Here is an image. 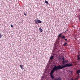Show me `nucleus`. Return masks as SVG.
<instances>
[{"mask_svg":"<svg viewBox=\"0 0 80 80\" xmlns=\"http://www.w3.org/2000/svg\"><path fill=\"white\" fill-rule=\"evenodd\" d=\"M72 66H73V64L71 63H67L62 66L60 65L58 66L55 65L52 68V70L55 72V71H57L58 70H61L65 68V67H72Z\"/></svg>","mask_w":80,"mask_h":80,"instance_id":"obj_1","label":"nucleus"},{"mask_svg":"<svg viewBox=\"0 0 80 80\" xmlns=\"http://www.w3.org/2000/svg\"><path fill=\"white\" fill-rule=\"evenodd\" d=\"M55 72V71L52 69V70L51 71L50 73V76L51 77V78L52 79V80H54L55 78L54 77V75H53V73Z\"/></svg>","mask_w":80,"mask_h":80,"instance_id":"obj_2","label":"nucleus"},{"mask_svg":"<svg viewBox=\"0 0 80 80\" xmlns=\"http://www.w3.org/2000/svg\"><path fill=\"white\" fill-rule=\"evenodd\" d=\"M62 63L63 65H65L66 63L68 62V61L67 60H66L65 61V58L64 57H62Z\"/></svg>","mask_w":80,"mask_h":80,"instance_id":"obj_3","label":"nucleus"},{"mask_svg":"<svg viewBox=\"0 0 80 80\" xmlns=\"http://www.w3.org/2000/svg\"><path fill=\"white\" fill-rule=\"evenodd\" d=\"M62 34H63V33H59L58 35V40H60V38L61 37H62Z\"/></svg>","mask_w":80,"mask_h":80,"instance_id":"obj_4","label":"nucleus"},{"mask_svg":"<svg viewBox=\"0 0 80 80\" xmlns=\"http://www.w3.org/2000/svg\"><path fill=\"white\" fill-rule=\"evenodd\" d=\"M61 39H64L66 42H68L67 39H65V35H62L61 38Z\"/></svg>","mask_w":80,"mask_h":80,"instance_id":"obj_5","label":"nucleus"},{"mask_svg":"<svg viewBox=\"0 0 80 80\" xmlns=\"http://www.w3.org/2000/svg\"><path fill=\"white\" fill-rule=\"evenodd\" d=\"M67 45H68V44H67V43H66V42H65V43L63 44V45L64 47H67Z\"/></svg>","mask_w":80,"mask_h":80,"instance_id":"obj_6","label":"nucleus"},{"mask_svg":"<svg viewBox=\"0 0 80 80\" xmlns=\"http://www.w3.org/2000/svg\"><path fill=\"white\" fill-rule=\"evenodd\" d=\"M38 22L39 23H42V21H40V20L38 19Z\"/></svg>","mask_w":80,"mask_h":80,"instance_id":"obj_7","label":"nucleus"},{"mask_svg":"<svg viewBox=\"0 0 80 80\" xmlns=\"http://www.w3.org/2000/svg\"><path fill=\"white\" fill-rule=\"evenodd\" d=\"M77 59L78 60H80V58L79 55H78L77 56Z\"/></svg>","mask_w":80,"mask_h":80,"instance_id":"obj_8","label":"nucleus"},{"mask_svg":"<svg viewBox=\"0 0 80 80\" xmlns=\"http://www.w3.org/2000/svg\"><path fill=\"white\" fill-rule=\"evenodd\" d=\"M55 80H62V79L60 78H58L57 79H55Z\"/></svg>","mask_w":80,"mask_h":80,"instance_id":"obj_9","label":"nucleus"},{"mask_svg":"<svg viewBox=\"0 0 80 80\" xmlns=\"http://www.w3.org/2000/svg\"><path fill=\"white\" fill-rule=\"evenodd\" d=\"M20 68H21V69H23V65H20Z\"/></svg>","mask_w":80,"mask_h":80,"instance_id":"obj_10","label":"nucleus"},{"mask_svg":"<svg viewBox=\"0 0 80 80\" xmlns=\"http://www.w3.org/2000/svg\"><path fill=\"white\" fill-rule=\"evenodd\" d=\"M39 30L41 32H43V30L41 28H39Z\"/></svg>","mask_w":80,"mask_h":80,"instance_id":"obj_11","label":"nucleus"},{"mask_svg":"<svg viewBox=\"0 0 80 80\" xmlns=\"http://www.w3.org/2000/svg\"><path fill=\"white\" fill-rule=\"evenodd\" d=\"M35 23H36V24H38V21L37 20H36L35 21Z\"/></svg>","mask_w":80,"mask_h":80,"instance_id":"obj_12","label":"nucleus"},{"mask_svg":"<svg viewBox=\"0 0 80 80\" xmlns=\"http://www.w3.org/2000/svg\"><path fill=\"white\" fill-rule=\"evenodd\" d=\"M53 58V56H52L50 57V60H52Z\"/></svg>","mask_w":80,"mask_h":80,"instance_id":"obj_13","label":"nucleus"},{"mask_svg":"<svg viewBox=\"0 0 80 80\" xmlns=\"http://www.w3.org/2000/svg\"><path fill=\"white\" fill-rule=\"evenodd\" d=\"M77 73H80V69L77 71Z\"/></svg>","mask_w":80,"mask_h":80,"instance_id":"obj_14","label":"nucleus"},{"mask_svg":"<svg viewBox=\"0 0 80 80\" xmlns=\"http://www.w3.org/2000/svg\"><path fill=\"white\" fill-rule=\"evenodd\" d=\"M45 3H47V4H48V1H45Z\"/></svg>","mask_w":80,"mask_h":80,"instance_id":"obj_15","label":"nucleus"},{"mask_svg":"<svg viewBox=\"0 0 80 80\" xmlns=\"http://www.w3.org/2000/svg\"><path fill=\"white\" fill-rule=\"evenodd\" d=\"M2 37V34L0 33V38H1Z\"/></svg>","mask_w":80,"mask_h":80,"instance_id":"obj_16","label":"nucleus"},{"mask_svg":"<svg viewBox=\"0 0 80 80\" xmlns=\"http://www.w3.org/2000/svg\"><path fill=\"white\" fill-rule=\"evenodd\" d=\"M24 15H25V16H26V15H26V13H25V12L24 13Z\"/></svg>","mask_w":80,"mask_h":80,"instance_id":"obj_17","label":"nucleus"},{"mask_svg":"<svg viewBox=\"0 0 80 80\" xmlns=\"http://www.w3.org/2000/svg\"><path fill=\"white\" fill-rule=\"evenodd\" d=\"M11 27H13V25L11 24Z\"/></svg>","mask_w":80,"mask_h":80,"instance_id":"obj_18","label":"nucleus"},{"mask_svg":"<svg viewBox=\"0 0 80 80\" xmlns=\"http://www.w3.org/2000/svg\"><path fill=\"white\" fill-rule=\"evenodd\" d=\"M60 59H61L60 57L59 58V60H60Z\"/></svg>","mask_w":80,"mask_h":80,"instance_id":"obj_19","label":"nucleus"},{"mask_svg":"<svg viewBox=\"0 0 80 80\" xmlns=\"http://www.w3.org/2000/svg\"><path fill=\"white\" fill-rule=\"evenodd\" d=\"M78 78H76V80H78Z\"/></svg>","mask_w":80,"mask_h":80,"instance_id":"obj_20","label":"nucleus"},{"mask_svg":"<svg viewBox=\"0 0 80 80\" xmlns=\"http://www.w3.org/2000/svg\"><path fill=\"white\" fill-rule=\"evenodd\" d=\"M62 65V66H63V65Z\"/></svg>","mask_w":80,"mask_h":80,"instance_id":"obj_21","label":"nucleus"},{"mask_svg":"<svg viewBox=\"0 0 80 80\" xmlns=\"http://www.w3.org/2000/svg\"><path fill=\"white\" fill-rule=\"evenodd\" d=\"M67 32V31H66L65 32Z\"/></svg>","mask_w":80,"mask_h":80,"instance_id":"obj_22","label":"nucleus"}]
</instances>
